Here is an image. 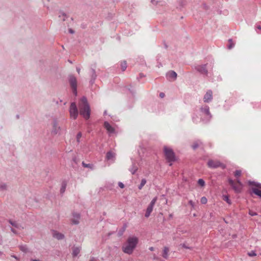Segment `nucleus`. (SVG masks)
I'll return each mask as SVG.
<instances>
[{
    "instance_id": "nucleus-1",
    "label": "nucleus",
    "mask_w": 261,
    "mask_h": 261,
    "mask_svg": "<svg viewBox=\"0 0 261 261\" xmlns=\"http://www.w3.org/2000/svg\"><path fill=\"white\" fill-rule=\"evenodd\" d=\"M79 107L80 115L85 119H88L90 116V109L86 97L84 96L81 99L79 103Z\"/></svg>"
},
{
    "instance_id": "nucleus-2",
    "label": "nucleus",
    "mask_w": 261,
    "mask_h": 261,
    "mask_svg": "<svg viewBox=\"0 0 261 261\" xmlns=\"http://www.w3.org/2000/svg\"><path fill=\"white\" fill-rule=\"evenodd\" d=\"M139 242V239L135 236L128 237L126 244L122 247L123 251L128 254H131Z\"/></svg>"
},
{
    "instance_id": "nucleus-3",
    "label": "nucleus",
    "mask_w": 261,
    "mask_h": 261,
    "mask_svg": "<svg viewBox=\"0 0 261 261\" xmlns=\"http://www.w3.org/2000/svg\"><path fill=\"white\" fill-rule=\"evenodd\" d=\"M199 114L201 119L204 122H208L212 118V115L210 111V108L207 105H204L199 109Z\"/></svg>"
},
{
    "instance_id": "nucleus-4",
    "label": "nucleus",
    "mask_w": 261,
    "mask_h": 261,
    "mask_svg": "<svg viewBox=\"0 0 261 261\" xmlns=\"http://www.w3.org/2000/svg\"><path fill=\"white\" fill-rule=\"evenodd\" d=\"M63 128L59 125L57 119H54L51 122V134L53 136H60L62 134Z\"/></svg>"
},
{
    "instance_id": "nucleus-5",
    "label": "nucleus",
    "mask_w": 261,
    "mask_h": 261,
    "mask_svg": "<svg viewBox=\"0 0 261 261\" xmlns=\"http://www.w3.org/2000/svg\"><path fill=\"white\" fill-rule=\"evenodd\" d=\"M164 150L166 159L168 162H170L175 161V154L171 148L165 146L164 147Z\"/></svg>"
},
{
    "instance_id": "nucleus-6",
    "label": "nucleus",
    "mask_w": 261,
    "mask_h": 261,
    "mask_svg": "<svg viewBox=\"0 0 261 261\" xmlns=\"http://www.w3.org/2000/svg\"><path fill=\"white\" fill-rule=\"evenodd\" d=\"M69 82L72 89V92L75 96L77 95V80L76 77L71 75L68 77Z\"/></svg>"
},
{
    "instance_id": "nucleus-7",
    "label": "nucleus",
    "mask_w": 261,
    "mask_h": 261,
    "mask_svg": "<svg viewBox=\"0 0 261 261\" xmlns=\"http://www.w3.org/2000/svg\"><path fill=\"white\" fill-rule=\"evenodd\" d=\"M69 113L71 118L73 119H76L79 112L75 102H73L71 103L69 108Z\"/></svg>"
},
{
    "instance_id": "nucleus-8",
    "label": "nucleus",
    "mask_w": 261,
    "mask_h": 261,
    "mask_svg": "<svg viewBox=\"0 0 261 261\" xmlns=\"http://www.w3.org/2000/svg\"><path fill=\"white\" fill-rule=\"evenodd\" d=\"M207 165L211 168H217L219 167L223 169L225 168V165L218 161L210 160L207 162Z\"/></svg>"
},
{
    "instance_id": "nucleus-9",
    "label": "nucleus",
    "mask_w": 261,
    "mask_h": 261,
    "mask_svg": "<svg viewBox=\"0 0 261 261\" xmlns=\"http://www.w3.org/2000/svg\"><path fill=\"white\" fill-rule=\"evenodd\" d=\"M203 101L205 103H210L213 99V92L212 90H209L206 91V93L203 96Z\"/></svg>"
},
{
    "instance_id": "nucleus-10",
    "label": "nucleus",
    "mask_w": 261,
    "mask_h": 261,
    "mask_svg": "<svg viewBox=\"0 0 261 261\" xmlns=\"http://www.w3.org/2000/svg\"><path fill=\"white\" fill-rule=\"evenodd\" d=\"M206 64L198 65L195 66V69L201 74L206 75L207 74V70L206 68Z\"/></svg>"
},
{
    "instance_id": "nucleus-11",
    "label": "nucleus",
    "mask_w": 261,
    "mask_h": 261,
    "mask_svg": "<svg viewBox=\"0 0 261 261\" xmlns=\"http://www.w3.org/2000/svg\"><path fill=\"white\" fill-rule=\"evenodd\" d=\"M103 125L105 128L107 130V132L109 134V136H111L112 134L115 133V128L113 127H112L108 122L105 121L104 122Z\"/></svg>"
},
{
    "instance_id": "nucleus-12",
    "label": "nucleus",
    "mask_w": 261,
    "mask_h": 261,
    "mask_svg": "<svg viewBox=\"0 0 261 261\" xmlns=\"http://www.w3.org/2000/svg\"><path fill=\"white\" fill-rule=\"evenodd\" d=\"M228 182H229V184H230V185L232 187V188L233 189V190L236 192H240L241 191V186L237 184H236L233 180H232V179H229L228 180Z\"/></svg>"
},
{
    "instance_id": "nucleus-13",
    "label": "nucleus",
    "mask_w": 261,
    "mask_h": 261,
    "mask_svg": "<svg viewBox=\"0 0 261 261\" xmlns=\"http://www.w3.org/2000/svg\"><path fill=\"white\" fill-rule=\"evenodd\" d=\"M166 77L170 81H174L176 79L177 73L174 71H169L166 73Z\"/></svg>"
},
{
    "instance_id": "nucleus-14",
    "label": "nucleus",
    "mask_w": 261,
    "mask_h": 261,
    "mask_svg": "<svg viewBox=\"0 0 261 261\" xmlns=\"http://www.w3.org/2000/svg\"><path fill=\"white\" fill-rule=\"evenodd\" d=\"M81 250V247L80 246H74L72 248V255L73 257H75L80 253Z\"/></svg>"
},
{
    "instance_id": "nucleus-15",
    "label": "nucleus",
    "mask_w": 261,
    "mask_h": 261,
    "mask_svg": "<svg viewBox=\"0 0 261 261\" xmlns=\"http://www.w3.org/2000/svg\"><path fill=\"white\" fill-rule=\"evenodd\" d=\"M9 222L11 224V225H12L13 226L15 227V228H16L19 230H21L24 228L23 226H22V225L21 224H20L15 221L9 220Z\"/></svg>"
},
{
    "instance_id": "nucleus-16",
    "label": "nucleus",
    "mask_w": 261,
    "mask_h": 261,
    "mask_svg": "<svg viewBox=\"0 0 261 261\" xmlns=\"http://www.w3.org/2000/svg\"><path fill=\"white\" fill-rule=\"evenodd\" d=\"M97 75L96 74L95 70L93 69H91V80L90 81V83L91 84H93L96 79Z\"/></svg>"
},
{
    "instance_id": "nucleus-17",
    "label": "nucleus",
    "mask_w": 261,
    "mask_h": 261,
    "mask_svg": "<svg viewBox=\"0 0 261 261\" xmlns=\"http://www.w3.org/2000/svg\"><path fill=\"white\" fill-rule=\"evenodd\" d=\"M138 170V167L136 165V163L133 161L132 165L129 169V171L132 173V174H134L136 171Z\"/></svg>"
},
{
    "instance_id": "nucleus-18",
    "label": "nucleus",
    "mask_w": 261,
    "mask_h": 261,
    "mask_svg": "<svg viewBox=\"0 0 261 261\" xmlns=\"http://www.w3.org/2000/svg\"><path fill=\"white\" fill-rule=\"evenodd\" d=\"M73 218L72 220V222L74 224H78L79 223V219L80 216L77 213H73Z\"/></svg>"
},
{
    "instance_id": "nucleus-19",
    "label": "nucleus",
    "mask_w": 261,
    "mask_h": 261,
    "mask_svg": "<svg viewBox=\"0 0 261 261\" xmlns=\"http://www.w3.org/2000/svg\"><path fill=\"white\" fill-rule=\"evenodd\" d=\"M53 236L54 238L58 239V240H62L64 239V236L63 234L58 232L57 231H54L53 232Z\"/></svg>"
},
{
    "instance_id": "nucleus-20",
    "label": "nucleus",
    "mask_w": 261,
    "mask_h": 261,
    "mask_svg": "<svg viewBox=\"0 0 261 261\" xmlns=\"http://www.w3.org/2000/svg\"><path fill=\"white\" fill-rule=\"evenodd\" d=\"M67 185V181L63 180L62 182L61 187V189H60V193L61 194H63L65 192Z\"/></svg>"
},
{
    "instance_id": "nucleus-21",
    "label": "nucleus",
    "mask_w": 261,
    "mask_h": 261,
    "mask_svg": "<svg viewBox=\"0 0 261 261\" xmlns=\"http://www.w3.org/2000/svg\"><path fill=\"white\" fill-rule=\"evenodd\" d=\"M153 206L149 204V205L148 206V207L147 208L146 213L145 214V217L148 218L150 216L151 213L152 212V211L153 210Z\"/></svg>"
},
{
    "instance_id": "nucleus-22",
    "label": "nucleus",
    "mask_w": 261,
    "mask_h": 261,
    "mask_svg": "<svg viewBox=\"0 0 261 261\" xmlns=\"http://www.w3.org/2000/svg\"><path fill=\"white\" fill-rule=\"evenodd\" d=\"M169 251V249L167 247H164L162 256L164 258L167 259L168 258Z\"/></svg>"
},
{
    "instance_id": "nucleus-23",
    "label": "nucleus",
    "mask_w": 261,
    "mask_h": 261,
    "mask_svg": "<svg viewBox=\"0 0 261 261\" xmlns=\"http://www.w3.org/2000/svg\"><path fill=\"white\" fill-rule=\"evenodd\" d=\"M115 158V153L111 151L107 152L106 158L108 160H113Z\"/></svg>"
},
{
    "instance_id": "nucleus-24",
    "label": "nucleus",
    "mask_w": 261,
    "mask_h": 261,
    "mask_svg": "<svg viewBox=\"0 0 261 261\" xmlns=\"http://www.w3.org/2000/svg\"><path fill=\"white\" fill-rule=\"evenodd\" d=\"M252 192L255 194V195L259 196L260 198H261V190L256 188H252Z\"/></svg>"
},
{
    "instance_id": "nucleus-25",
    "label": "nucleus",
    "mask_w": 261,
    "mask_h": 261,
    "mask_svg": "<svg viewBox=\"0 0 261 261\" xmlns=\"http://www.w3.org/2000/svg\"><path fill=\"white\" fill-rule=\"evenodd\" d=\"M248 183L249 185H254L256 187V188H257L261 190V184L250 181H249Z\"/></svg>"
},
{
    "instance_id": "nucleus-26",
    "label": "nucleus",
    "mask_w": 261,
    "mask_h": 261,
    "mask_svg": "<svg viewBox=\"0 0 261 261\" xmlns=\"http://www.w3.org/2000/svg\"><path fill=\"white\" fill-rule=\"evenodd\" d=\"M248 183L249 185H254L256 187V188H257L261 190V184L250 181H249Z\"/></svg>"
},
{
    "instance_id": "nucleus-27",
    "label": "nucleus",
    "mask_w": 261,
    "mask_h": 261,
    "mask_svg": "<svg viewBox=\"0 0 261 261\" xmlns=\"http://www.w3.org/2000/svg\"><path fill=\"white\" fill-rule=\"evenodd\" d=\"M146 180L144 178L142 179L141 180L140 184L138 186V189L139 190H141L143 186L146 184Z\"/></svg>"
},
{
    "instance_id": "nucleus-28",
    "label": "nucleus",
    "mask_w": 261,
    "mask_h": 261,
    "mask_svg": "<svg viewBox=\"0 0 261 261\" xmlns=\"http://www.w3.org/2000/svg\"><path fill=\"white\" fill-rule=\"evenodd\" d=\"M200 144H201V142L200 141H196L192 145V147L193 149H196L199 146Z\"/></svg>"
},
{
    "instance_id": "nucleus-29",
    "label": "nucleus",
    "mask_w": 261,
    "mask_h": 261,
    "mask_svg": "<svg viewBox=\"0 0 261 261\" xmlns=\"http://www.w3.org/2000/svg\"><path fill=\"white\" fill-rule=\"evenodd\" d=\"M0 189L1 190H7V185L5 183H0Z\"/></svg>"
},
{
    "instance_id": "nucleus-30",
    "label": "nucleus",
    "mask_w": 261,
    "mask_h": 261,
    "mask_svg": "<svg viewBox=\"0 0 261 261\" xmlns=\"http://www.w3.org/2000/svg\"><path fill=\"white\" fill-rule=\"evenodd\" d=\"M121 67L122 70L123 71H124L126 68H127V64L125 61H124L123 62H121Z\"/></svg>"
},
{
    "instance_id": "nucleus-31",
    "label": "nucleus",
    "mask_w": 261,
    "mask_h": 261,
    "mask_svg": "<svg viewBox=\"0 0 261 261\" xmlns=\"http://www.w3.org/2000/svg\"><path fill=\"white\" fill-rule=\"evenodd\" d=\"M82 165L85 168H93V165L91 164H86L84 162H82Z\"/></svg>"
},
{
    "instance_id": "nucleus-32",
    "label": "nucleus",
    "mask_w": 261,
    "mask_h": 261,
    "mask_svg": "<svg viewBox=\"0 0 261 261\" xmlns=\"http://www.w3.org/2000/svg\"><path fill=\"white\" fill-rule=\"evenodd\" d=\"M82 137V134L81 132H79L76 135V141L77 143L80 142V139Z\"/></svg>"
},
{
    "instance_id": "nucleus-33",
    "label": "nucleus",
    "mask_w": 261,
    "mask_h": 261,
    "mask_svg": "<svg viewBox=\"0 0 261 261\" xmlns=\"http://www.w3.org/2000/svg\"><path fill=\"white\" fill-rule=\"evenodd\" d=\"M198 184L201 187H203L205 185V182L202 179H199Z\"/></svg>"
},
{
    "instance_id": "nucleus-34",
    "label": "nucleus",
    "mask_w": 261,
    "mask_h": 261,
    "mask_svg": "<svg viewBox=\"0 0 261 261\" xmlns=\"http://www.w3.org/2000/svg\"><path fill=\"white\" fill-rule=\"evenodd\" d=\"M229 44L228 46V48L230 49H231L232 47H233V46H234V44L233 43H232L231 39H229Z\"/></svg>"
},
{
    "instance_id": "nucleus-35",
    "label": "nucleus",
    "mask_w": 261,
    "mask_h": 261,
    "mask_svg": "<svg viewBox=\"0 0 261 261\" xmlns=\"http://www.w3.org/2000/svg\"><path fill=\"white\" fill-rule=\"evenodd\" d=\"M59 17H60L62 20L65 21L66 18V15L64 13L62 12L59 15Z\"/></svg>"
},
{
    "instance_id": "nucleus-36",
    "label": "nucleus",
    "mask_w": 261,
    "mask_h": 261,
    "mask_svg": "<svg viewBox=\"0 0 261 261\" xmlns=\"http://www.w3.org/2000/svg\"><path fill=\"white\" fill-rule=\"evenodd\" d=\"M156 200H157V197H155L154 198H153V199L150 202L149 205H151V206L154 207V205Z\"/></svg>"
},
{
    "instance_id": "nucleus-37",
    "label": "nucleus",
    "mask_w": 261,
    "mask_h": 261,
    "mask_svg": "<svg viewBox=\"0 0 261 261\" xmlns=\"http://www.w3.org/2000/svg\"><path fill=\"white\" fill-rule=\"evenodd\" d=\"M223 200H225V201H226L228 204H230V203H231L230 200H229L228 197L226 195L223 196Z\"/></svg>"
},
{
    "instance_id": "nucleus-38",
    "label": "nucleus",
    "mask_w": 261,
    "mask_h": 261,
    "mask_svg": "<svg viewBox=\"0 0 261 261\" xmlns=\"http://www.w3.org/2000/svg\"><path fill=\"white\" fill-rule=\"evenodd\" d=\"M207 199L205 197H202L201 198L200 202L202 204H205L207 202Z\"/></svg>"
},
{
    "instance_id": "nucleus-39",
    "label": "nucleus",
    "mask_w": 261,
    "mask_h": 261,
    "mask_svg": "<svg viewBox=\"0 0 261 261\" xmlns=\"http://www.w3.org/2000/svg\"><path fill=\"white\" fill-rule=\"evenodd\" d=\"M241 175V170H236L234 172V176L236 177L240 176Z\"/></svg>"
},
{
    "instance_id": "nucleus-40",
    "label": "nucleus",
    "mask_w": 261,
    "mask_h": 261,
    "mask_svg": "<svg viewBox=\"0 0 261 261\" xmlns=\"http://www.w3.org/2000/svg\"><path fill=\"white\" fill-rule=\"evenodd\" d=\"M20 249L23 252H27L28 251V248L25 246H21Z\"/></svg>"
},
{
    "instance_id": "nucleus-41",
    "label": "nucleus",
    "mask_w": 261,
    "mask_h": 261,
    "mask_svg": "<svg viewBox=\"0 0 261 261\" xmlns=\"http://www.w3.org/2000/svg\"><path fill=\"white\" fill-rule=\"evenodd\" d=\"M248 254L250 256H254L256 255L254 251H251V252H248Z\"/></svg>"
},
{
    "instance_id": "nucleus-42",
    "label": "nucleus",
    "mask_w": 261,
    "mask_h": 261,
    "mask_svg": "<svg viewBox=\"0 0 261 261\" xmlns=\"http://www.w3.org/2000/svg\"><path fill=\"white\" fill-rule=\"evenodd\" d=\"M118 186H119V187H120V188H121V189H123V188H124V184H123L122 182H118Z\"/></svg>"
},
{
    "instance_id": "nucleus-43",
    "label": "nucleus",
    "mask_w": 261,
    "mask_h": 261,
    "mask_svg": "<svg viewBox=\"0 0 261 261\" xmlns=\"http://www.w3.org/2000/svg\"><path fill=\"white\" fill-rule=\"evenodd\" d=\"M249 215H250L252 216H256L257 215V214L255 212H252V211H250L249 212Z\"/></svg>"
},
{
    "instance_id": "nucleus-44",
    "label": "nucleus",
    "mask_w": 261,
    "mask_h": 261,
    "mask_svg": "<svg viewBox=\"0 0 261 261\" xmlns=\"http://www.w3.org/2000/svg\"><path fill=\"white\" fill-rule=\"evenodd\" d=\"M189 203L191 205V206L192 207H194V206H195V204H194V203L192 201V200H190L189 201Z\"/></svg>"
},
{
    "instance_id": "nucleus-45",
    "label": "nucleus",
    "mask_w": 261,
    "mask_h": 261,
    "mask_svg": "<svg viewBox=\"0 0 261 261\" xmlns=\"http://www.w3.org/2000/svg\"><path fill=\"white\" fill-rule=\"evenodd\" d=\"M126 224H125V225H124L123 227L122 228V229H123V230H122V231L121 232V233H120V235H121V234H122V233L125 231V229H126Z\"/></svg>"
},
{
    "instance_id": "nucleus-46",
    "label": "nucleus",
    "mask_w": 261,
    "mask_h": 261,
    "mask_svg": "<svg viewBox=\"0 0 261 261\" xmlns=\"http://www.w3.org/2000/svg\"><path fill=\"white\" fill-rule=\"evenodd\" d=\"M160 96L161 98H163L165 96V94L163 92L160 93Z\"/></svg>"
},
{
    "instance_id": "nucleus-47",
    "label": "nucleus",
    "mask_w": 261,
    "mask_h": 261,
    "mask_svg": "<svg viewBox=\"0 0 261 261\" xmlns=\"http://www.w3.org/2000/svg\"><path fill=\"white\" fill-rule=\"evenodd\" d=\"M11 230L14 233H17L16 231L13 228H11Z\"/></svg>"
},
{
    "instance_id": "nucleus-48",
    "label": "nucleus",
    "mask_w": 261,
    "mask_h": 261,
    "mask_svg": "<svg viewBox=\"0 0 261 261\" xmlns=\"http://www.w3.org/2000/svg\"><path fill=\"white\" fill-rule=\"evenodd\" d=\"M237 184H238V185H239L242 186V184H241V181H240V180L239 179L237 180Z\"/></svg>"
},
{
    "instance_id": "nucleus-49",
    "label": "nucleus",
    "mask_w": 261,
    "mask_h": 261,
    "mask_svg": "<svg viewBox=\"0 0 261 261\" xmlns=\"http://www.w3.org/2000/svg\"><path fill=\"white\" fill-rule=\"evenodd\" d=\"M96 260H97L94 257L91 258V259L90 260V261H96Z\"/></svg>"
},
{
    "instance_id": "nucleus-50",
    "label": "nucleus",
    "mask_w": 261,
    "mask_h": 261,
    "mask_svg": "<svg viewBox=\"0 0 261 261\" xmlns=\"http://www.w3.org/2000/svg\"><path fill=\"white\" fill-rule=\"evenodd\" d=\"M69 33H71V34H73V33H74V31H73L72 29H70L69 30Z\"/></svg>"
},
{
    "instance_id": "nucleus-51",
    "label": "nucleus",
    "mask_w": 261,
    "mask_h": 261,
    "mask_svg": "<svg viewBox=\"0 0 261 261\" xmlns=\"http://www.w3.org/2000/svg\"><path fill=\"white\" fill-rule=\"evenodd\" d=\"M80 70H81V69L80 68H78V67L76 68V71L78 72V73H80Z\"/></svg>"
},
{
    "instance_id": "nucleus-52",
    "label": "nucleus",
    "mask_w": 261,
    "mask_h": 261,
    "mask_svg": "<svg viewBox=\"0 0 261 261\" xmlns=\"http://www.w3.org/2000/svg\"><path fill=\"white\" fill-rule=\"evenodd\" d=\"M149 249L150 251H153V250H154V248H153V247H149Z\"/></svg>"
},
{
    "instance_id": "nucleus-53",
    "label": "nucleus",
    "mask_w": 261,
    "mask_h": 261,
    "mask_svg": "<svg viewBox=\"0 0 261 261\" xmlns=\"http://www.w3.org/2000/svg\"><path fill=\"white\" fill-rule=\"evenodd\" d=\"M182 246V247L184 248H188V247L184 244H182L181 245Z\"/></svg>"
},
{
    "instance_id": "nucleus-54",
    "label": "nucleus",
    "mask_w": 261,
    "mask_h": 261,
    "mask_svg": "<svg viewBox=\"0 0 261 261\" xmlns=\"http://www.w3.org/2000/svg\"><path fill=\"white\" fill-rule=\"evenodd\" d=\"M151 3H152L153 4H156V2H155V0H151Z\"/></svg>"
},
{
    "instance_id": "nucleus-55",
    "label": "nucleus",
    "mask_w": 261,
    "mask_h": 261,
    "mask_svg": "<svg viewBox=\"0 0 261 261\" xmlns=\"http://www.w3.org/2000/svg\"><path fill=\"white\" fill-rule=\"evenodd\" d=\"M158 259V257L155 256V254H154L153 255V259Z\"/></svg>"
},
{
    "instance_id": "nucleus-56",
    "label": "nucleus",
    "mask_w": 261,
    "mask_h": 261,
    "mask_svg": "<svg viewBox=\"0 0 261 261\" xmlns=\"http://www.w3.org/2000/svg\"><path fill=\"white\" fill-rule=\"evenodd\" d=\"M257 28L258 29L261 30V26L258 25V26H257Z\"/></svg>"
},
{
    "instance_id": "nucleus-57",
    "label": "nucleus",
    "mask_w": 261,
    "mask_h": 261,
    "mask_svg": "<svg viewBox=\"0 0 261 261\" xmlns=\"http://www.w3.org/2000/svg\"><path fill=\"white\" fill-rule=\"evenodd\" d=\"M12 257L15 258H17V257L15 255H11Z\"/></svg>"
},
{
    "instance_id": "nucleus-58",
    "label": "nucleus",
    "mask_w": 261,
    "mask_h": 261,
    "mask_svg": "<svg viewBox=\"0 0 261 261\" xmlns=\"http://www.w3.org/2000/svg\"><path fill=\"white\" fill-rule=\"evenodd\" d=\"M172 216H173V215H172V214H170V215H169V217H170V218H172Z\"/></svg>"
},
{
    "instance_id": "nucleus-59",
    "label": "nucleus",
    "mask_w": 261,
    "mask_h": 261,
    "mask_svg": "<svg viewBox=\"0 0 261 261\" xmlns=\"http://www.w3.org/2000/svg\"><path fill=\"white\" fill-rule=\"evenodd\" d=\"M106 114H107V111H105L104 112V115H106Z\"/></svg>"
},
{
    "instance_id": "nucleus-60",
    "label": "nucleus",
    "mask_w": 261,
    "mask_h": 261,
    "mask_svg": "<svg viewBox=\"0 0 261 261\" xmlns=\"http://www.w3.org/2000/svg\"><path fill=\"white\" fill-rule=\"evenodd\" d=\"M2 254V252L0 251V255Z\"/></svg>"
}]
</instances>
